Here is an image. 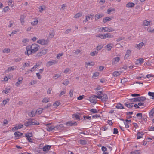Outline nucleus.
Masks as SVG:
<instances>
[{
	"label": "nucleus",
	"instance_id": "obj_1",
	"mask_svg": "<svg viewBox=\"0 0 154 154\" xmlns=\"http://www.w3.org/2000/svg\"><path fill=\"white\" fill-rule=\"evenodd\" d=\"M39 124V123L35 120L29 119L28 120V121L26 122H25L24 125L26 127H28L31 125H38Z\"/></svg>",
	"mask_w": 154,
	"mask_h": 154
},
{
	"label": "nucleus",
	"instance_id": "obj_2",
	"mask_svg": "<svg viewBox=\"0 0 154 154\" xmlns=\"http://www.w3.org/2000/svg\"><path fill=\"white\" fill-rule=\"evenodd\" d=\"M28 46L30 49L31 50V52L33 53L34 54L37 51L39 48V46L36 44H33Z\"/></svg>",
	"mask_w": 154,
	"mask_h": 154
},
{
	"label": "nucleus",
	"instance_id": "obj_3",
	"mask_svg": "<svg viewBox=\"0 0 154 154\" xmlns=\"http://www.w3.org/2000/svg\"><path fill=\"white\" fill-rule=\"evenodd\" d=\"M96 97L99 99H101L103 102L107 101L108 100V97L106 94H103L102 96H97Z\"/></svg>",
	"mask_w": 154,
	"mask_h": 154
},
{
	"label": "nucleus",
	"instance_id": "obj_4",
	"mask_svg": "<svg viewBox=\"0 0 154 154\" xmlns=\"http://www.w3.org/2000/svg\"><path fill=\"white\" fill-rule=\"evenodd\" d=\"M47 50L43 49L41 50L40 52H38L36 55V57H38L41 56L43 55H44L47 53Z\"/></svg>",
	"mask_w": 154,
	"mask_h": 154
},
{
	"label": "nucleus",
	"instance_id": "obj_5",
	"mask_svg": "<svg viewBox=\"0 0 154 154\" xmlns=\"http://www.w3.org/2000/svg\"><path fill=\"white\" fill-rule=\"evenodd\" d=\"M26 50L25 51V54L26 55L29 56L34 54L33 53L31 52V50L30 49L29 47L28 46L26 47Z\"/></svg>",
	"mask_w": 154,
	"mask_h": 154
},
{
	"label": "nucleus",
	"instance_id": "obj_6",
	"mask_svg": "<svg viewBox=\"0 0 154 154\" xmlns=\"http://www.w3.org/2000/svg\"><path fill=\"white\" fill-rule=\"evenodd\" d=\"M97 96L94 95L93 96H91L89 97V100L90 101L94 104H95L97 103V100L96 99L97 98L96 97Z\"/></svg>",
	"mask_w": 154,
	"mask_h": 154
},
{
	"label": "nucleus",
	"instance_id": "obj_7",
	"mask_svg": "<svg viewBox=\"0 0 154 154\" xmlns=\"http://www.w3.org/2000/svg\"><path fill=\"white\" fill-rule=\"evenodd\" d=\"M65 125L67 126H76L77 122H73L71 121L67 122L65 123Z\"/></svg>",
	"mask_w": 154,
	"mask_h": 154
},
{
	"label": "nucleus",
	"instance_id": "obj_8",
	"mask_svg": "<svg viewBox=\"0 0 154 154\" xmlns=\"http://www.w3.org/2000/svg\"><path fill=\"white\" fill-rule=\"evenodd\" d=\"M15 135V137L17 139H18L20 137H21L22 135L23 134V133L20 132H19L17 131L15 132L14 133Z\"/></svg>",
	"mask_w": 154,
	"mask_h": 154
},
{
	"label": "nucleus",
	"instance_id": "obj_9",
	"mask_svg": "<svg viewBox=\"0 0 154 154\" xmlns=\"http://www.w3.org/2000/svg\"><path fill=\"white\" fill-rule=\"evenodd\" d=\"M51 148V146L46 145L43 148V151L48 152L50 149Z\"/></svg>",
	"mask_w": 154,
	"mask_h": 154
},
{
	"label": "nucleus",
	"instance_id": "obj_10",
	"mask_svg": "<svg viewBox=\"0 0 154 154\" xmlns=\"http://www.w3.org/2000/svg\"><path fill=\"white\" fill-rule=\"evenodd\" d=\"M23 137H26L28 141L30 142H33L32 139L30 137H31V136L29 135V134H28L27 133L25 134L23 136Z\"/></svg>",
	"mask_w": 154,
	"mask_h": 154
},
{
	"label": "nucleus",
	"instance_id": "obj_11",
	"mask_svg": "<svg viewBox=\"0 0 154 154\" xmlns=\"http://www.w3.org/2000/svg\"><path fill=\"white\" fill-rule=\"evenodd\" d=\"M57 63L56 60H54L52 61H50L48 62L47 64V66L48 67L49 66L53 64H55Z\"/></svg>",
	"mask_w": 154,
	"mask_h": 154
},
{
	"label": "nucleus",
	"instance_id": "obj_12",
	"mask_svg": "<svg viewBox=\"0 0 154 154\" xmlns=\"http://www.w3.org/2000/svg\"><path fill=\"white\" fill-rule=\"evenodd\" d=\"M104 16L103 14H96L95 16V19L96 20H97L98 19Z\"/></svg>",
	"mask_w": 154,
	"mask_h": 154
},
{
	"label": "nucleus",
	"instance_id": "obj_13",
	"mask_svg": "<svg viewBox=\"0 0 154 154\" xmlns=\"http://www.w3.org/2000/svg\"><path fill=\"white\" fill-rule=\"evenodd\" d=\"M36 113V112L35 110H33L31 112L29 113L28 115L29 116L32 117L35 116Z\"/></svg>",
	"mask_w": 154,
	"mask_h": 154
},
{
	"label": "nucleus",
	"instance_id": "obj_14",
	"mask_svg": "<svg viewBox=\"0 0 154 154\" xmlns=\"http://www.w3.org/2000/svg\"><path fill=\"white\" fill-rule=\"evenodd\" d=\"M46 41L44 39L39 40L37 41V42L42 45H44L46 44Z\"/></svg>",
	"mask_w": 154,
	"mask_h": 154
},
{
	"label": "nucleus",
	"instance_id": "obj_15",
	"mask_svg": "<svg viewBox=\"0 0 154 154\" xmlns=\"http://www.w3.org/2000/svg\"><path fill=\"white\" fill-rule=\"evenodd\" d=\"M116 107L118 109H123L124 108L123 105L120 103H118L117 104Z\"/></svg>",
	"mask_w": 154,
	"mask_h": 154
},
{
	"label": "nucleus",
	"instance_id": "obj_16",
	"mask_svg": "<svg viewBox=\"0 0 154 154\" xmlns=\"http://www.w3.org/2000/svg\"><path fill=\"white\" fill-rule=\"evenodd\" d=\"M135 4L132 2H129L126 5V7L128 8H132L134 6Z\"/></svg>",
	"mask_w": 154,
	"mask_h": 154
},
{
	"label": "nucleus",
	"instance_id": "obj_17",
	"mask_svg": "<svg viewBox=\"0 0 154 154\" xmlns=\"http://www.w3.org/2000/svg\"><path fill=\"white\" fill-rule=\"evenodd\" d=\"M144 45V44L143 42H141L140 43L138 44H137L136 48L138 49H140L141 48H142V47L143 45Z\"/></svg>",
	"mask_w": 154,
	"mask_h": 154
},
{
	"label": "nucleus",
	"instance_id": "obj_18",
	"mask_svg": "<svg viewBox=\"0 0 154 154\" xmlns=\"http://www.w3.org/2000/svg\"><path fill=\"white\" fill-rule=\"evenodd\" d=\"M144 134L143 132L141 133L138 132L137 133V139H138L142 138V136H143Z\"/></svg>",
	"mask_w": 154,
	"mask_h": 154
},
{
	"label": "nucleus",
	"instance_id": "obj_19",
	"mask_svg": "<svg viewBox=\"0 0 154 154\" xmlns=\"http://www.w3.org/2000/svg\"><path fill=\"white\" fill-rule=\"evenodd\" d=\"M105 28L106 29H105V32H110L114 31V30L111 27L108 28L107 27H106Z\"/></svg>",
	"mask_w": 154,
	"mask_h": 154
},
{
	"label": "nucleus",
	"instance_id": "obj_20",
	"mask_svg": "<svg viewBox=\"0 0 154 154\" xmlns=\"http://www.w3.org/2000/svg\"><path fill=\"white\" fill-rule=\"evenodd\" d=\"M113 45L111 43L108 44L106 46L107 48L108 49V50L109 51L112 48Z\"/></svg>",
	"mask_w": 154,
	"mask_h": 154
},
{
	"label": "nucleus",
	"instance_id": "obj_21",
	"mask_svg": "<svg viewBox=\"0 0 154 154\" xmlns=\"http://www.w3.org/2000/svg\"><path fill=\"white\" fill-rule=\"evenodd\" d=\"M138 102H143L145 101L146 99L145 97L141 96L139 97H138Z\"/></svg>",
	"mask_w": 154,
	"mask_h": 154
},
{
	"label": "nucleus",
	"instance_id": "obj_22",
	"mask_svg": "<svg viewBox=\"0 0 154 154\" xmlns=\"http://www.w3.org/2000/svg\"><path fill=\"white\" fill-rule=\"evenodd\" d=\"M54 128L55 127L53 126H48L47 127V130L48 131H51L54 129Z\"/></svg>",
	"mask_w": 154,
	"mask_h": 154
},
{
	"label": "nucleus",
	"instance_id": "obj_23",
	"mask_svg": "<svg viewBox=\"0 0 154 154\" xmlns=\"http://www.w3.org/2000/svg\"><path fill=\"white\" fill-rule=\"evenodd\" d=\"M18 81L16 82L15 83V85L17 86H18L19 85L20 83H21L22 82V81L23 80L22 78H20L18 79Z\"/></svg>",
	"mask_w": 154,
	"mask_h": 154
},
{
	"label": "nucleus",
	"instance_id": "obj_24",
	"mask_svg": "<svg viewBox=\"0 0 154 154\" xmlns=\"http://www.w3.org/2000/svg\"><path fill=\"white\" fill-rule=\"evenodd\" d=\"M55 35L54 31V30H50L49 32L50 37L51 38H52Z\"/></svg>",
	"mask_w": 154,
	"mask_h": 154
},
{
	"label": "nucleus",
	"instance_id": "obj_25",
	"mask_svg": "<svg viewBox=\"0 0 154 154\" xmlns=\"http://www.w3.org/2000/svg\"><path fill=\"white\" fill-rule=\"evenodd\" d=\"M111 20V19L109 17H106L103 19V22L104 23H105L107 21H110Z\"/></svg>",
	"mask_w": 154,
	"mask_h": 154
},
{
	"label": "nucleus",
	"instance_id": "obj_26",
	"mask_svg": "<svg viewBox=\"0 0 154 154\" xmlns=\"http://www.w3.org/2000/svg\"><path fill=\"white\" fill-rule=\"evenodd\" d=\"M105 37H106V38H113L114 37L113 35H111L110 33H107L105 34Z\"/></svg>",
	"mask_w": 154,
	"mask_h": 154
},
{
	"label": "nucleus",
	"instance_id": "obj_27",
	"mask_svg": "<svg viewBox=\"0 0 154 154\" xmlns=\"http://www.w3.org/2000/svg\"><path fill=\"white\" fill-rule=\"evenodd\" d=\"M82 14V12H79L75 16L74 18H78L81 17Z\"/></svg>",
	"mask_w": 154,
	"mask_h": 154
},
{
	"label": "nucleus",
	"instance_id": "obj_28",
	"mask_svg": "<svg viewBox=\"0 0 154 154\" xmlns=\"http://www.w3.org/2000/svg\"><path fill=\"white\" fill-rule=\"evenodd\" d=\"M131 102H138V97L131 99L129 100Z\"/></svg>",
	"mask_w": 154,
	"mask_h": 154
},
{
	"label": "nucleus",
	"instance_id": "obj_29",
	"mask_svg": "<svg viewBox=\"0 0 154 154\" xmlns=\"http://www.w3.org/2000/svg\"><path fill=\"white\" fill-rule=\"evenodd\" d=\"M24 16L23 15H21L20 16V19L22 25H23L24 23Z\"/></svg>",
	"mask_w": 154,
	"mask_h": 154
},
{
	"label": "nucleus",
	"instance_id": "obj_30",
	"mask_svg": "<svg viewBox=\"0 0 154 154\" xmlns=\"http://www.w3.org/2000/svg\"><path fill=\"white\" fill-rule=\"evenodd\" d=\"M45 7L44 6H40L38 8V9L39 10L40 12H42L43 11V10L45 9Z\"/></svg>",
	"mask_w": 154,
	"mask_h": 154
},
{
	"label": "nucleus",
	"instance_id": "obj_31",
	"mask_svg": "<svg viewBox=\"0 0 154 154\" xmlns=\"http://www.w3.org/2000/svg\"><path fill=\"white\" fill-rule=\"evenodd\" d=\"M136 116L138 119H140L142 118V113H138L136 114Z\"/></svg>",
	"mask_w": 154,
	"mask_h": 154
},
{
	"label": "nucleus",
	"instance_id": "obj_32",
	"mask_svg": "<svg viewBox=\"0 0 154 154\" xmlns=\"http://www.w3.org/2000/svg\"><path fill=\"white\" fill-rule=\"evenodd\" d=\"M43 110V109L41 108H39L37 109V110L36 111V112L37 114H41Z\"/></svg>",
	"mask_w": 154,
	"mask_h": 154
},
{
	"label": "nucleus",
	"instance_id": "obj_33",
	"mask_svg": "<svg viewBox=\"0 0 154 154\" xmlns=\"http://www.w3.org/2000/svg\"><path fill=\"white\" fill-rule=\"evenodd\" d=\"M60 103L58 101H56L54 103L53 105V106L54 107L56 108L59 105Z\"/></svg>",
	"mask_w": 154,
	"mask_h": 154
},
{
	"label": "nucleus",
	"instance_id": "obj_34",
	"mask_svg": "<svg viewBox=\"0 0 154 154\" xmlns=\"http://www.w3.org/2000/svg\"><path fill=\"white\" fill-rule=\"evenodd\" d=\"M120 75L119 72L118 71H115L113 73V75L114 77H117Z\"/></svg>",
	"mask_w": 154,
	"mask_h": 154
},
{
	"label": "nucleus",
	"instance_id": "obj_35",
	"mask_svg": "<svg viewBox=\"0 0 154 154\" xmlns=\"http://www.w3.org/2000/svg\"><path fill=\"white\" fill-rule=\"evenodd\" d=\"M73 116L74 117H75L77 119L80 120V116L78 114L75 113L73 114Z\"/></svg>",
	"mask_w": 154,
	"mask_h": 154
},
{
	"label": "nucleus",
	"instance_id": "obj_36",
	"mask_svg": "<svg viewBox=\"0 0 154 154\" xmlns=\"http://www.w3.org/2000/svg\"><path fill=\"white\" fill-rule=\"evenodd\" d=\"M113 59L114 60V63H117L120 60V58L118 57H116L114 58Z\"/></svg>",
	"mask_w": 154,
	"mask_h": 154
},
{
	"label": "nucleus",
	"instance_id": "obj_37",
	"mask_svg": "<svg viewBox=\"0 0 154 154\" xmlns=\"http://www.w3.org/2000/svg\"><path fill=\"white\" fill-rule=\"evenodd\" d=\"M98 53V52L96 51H94L93 52H91L90 53V55L92 56H94L95 55H97Z\"/></svg>",
	"mask_w": 154,
	"mask_h": 154
},
{
	"label": "nucleus",
	"instance_id": "obj_38",
	"mask_svg": "<svg viewBox=\"0 0 154 154\" xmlns=\"http://www.w3.org/2000/svg\"><path fill=\"white\" fill-rule=\"evenodd\" d=\"M86 64L87 66H93L94 65V63L93 62H86Z\"/></svg>",
	"mask_w": 154,
	"mask_h": 154
},
{
	"label": "nucleus",
	"instance_id": "obj_39",
	"mask_svg": "<svg viewBox=\"0 0 154 154\" xmlns=\"http://www.w3.org/2000/svg\"><path fill=\"white\" fill-rule=\"evenodd\" d=\"M97 36L99 37L101 39H106L105 34L103 35L102 34H98Z\"/></svg>",
	"mask_w": 154,
	"mask_h": 154
},
{
	"label": "nucleus",
	"instance_id": "obj_40",
	"mask_svg": "<svg viewBox=\"0 0 154 154\" xmlns=\"http://www.w3.org/2000/svg\"><path fill=\"white\" fill-rule=\"evenodd\" d=\"M10 51V50L9 48H5L3 51V52L9 53Z\"/></svg>",
	"mask_w": 154,
	"mask_h": 154
},
{
	"label": "nucleus",
	"instance_id": "obj_41",
	"mask_svg": "<svg viewBox=\"0 0 154 154\" xmlns=\"http://www.w3.org/2000/svg\"><path fill=\"white\" fill-rule=\"evenodd\" d=\"M50 101V99L49 98H44L42 102L45 103L48 102Z\"/></svg>",
	"mask_w": 154,
	"mask_h": 154
},
{
	"label": "nucleus",
	"instance_id": "obj_42",
	"mask_svg": "<svg viewBox=\"0 0 154 154\" xmlns=\"http://www.w3.org/2000/svg\"><path fill=\"white\" fill-rule=\"evenodd\" d=\"M9 10L10 8L8 6H6L4 8L3 11L4 12L6 13Z\"/></svg>",
	"mask_w": 154,
	"mask_h": 154
},
{
	"label": "nucleus",
	"instance_id": "obj_43",
	"mask_svg": "<svg viewBox=\"0 0 154 154\" xmlns=\"http://www.w3.org/2000/svg\"><path fill=\"white\" fill-rule=\"evenodd\" d=\"M38 20L37 19L35 20L31 23L32 25L34 26L35 25L38 23Z\"/></svg>",
	"mask_w": 154,
	"mask_h": 154
},
{
	"label": "nucleus",
	"instance_id": "obj_44",
	"mask_svg": "<svg viewBox=\"0 0 154 154\" xmlns=\"http://www.w3.org/2000/svg\"><path fill=\"white\" fill-rule=\"evenodd\" d=\"M125 105L129 108H131V103L128 102L125 103H124Z\"/></svg>",
	"mask_w": 154,
	"mask_h": 154
},
{
	"label": "nucleus",
	"instance_id": "obj_45",
	"mask_svg": "<svg viewBox=\"0 0 154 154\" xmlns=\"http://www.w3.org/2000/svg\"><path fill=\"white\" fill-rule=\"evenodd\" d=\"M90 111L91 112L93 113H98V111L95 109H92L90 110Z\"/></svg>",
	"mask_w": 154,
	"mask_h": 154
},
{
	"label": "nucleus",
	"instance_id": "obj_46",
	"mask_svg": "<svg viewBox=\"0 0 154 154\" xmlns=\"http://www.w3.org/2000/svg\"><path fill=\"white\" fill-rule=\"evenodd\" d=\"M80 144L82 145H85L87 144V142L85 140H80Z\"/></svg>",
	"mask_w": 154,
	"mask_h": 154
},
{
	"label": "nucleus",
	"instance_id": "obj_47",
	"mask_svg": "<svg viewBox=\"0 0 154 154\" xmlns=\"http://www.w3.org/2000/svg\"><path fill=\"white\" fill-rule=\"evenodd\" d=\"M63 125L62 124H60V125H57V126H56V127H55V128H56L57 130H59L60 129V128L63 127Z\"/></svg>",
	"mask_w": 154,
	"mask_h": 154
},
{
	"label": "nucleus",
	"instance_id": "obj_48",
	"mask_svg": "<svg viewBox=\"0 0 154 154\" xmlns=\"http://www.w3.org/2000/svg\"><path fill=\"white\" fill-rule=\"evenodd\" d=\"M148 95L150 96L153 97L152 99L154 100V93L149 92L148 93Z\"/></svg>",
	"mask_w": 154,
	"mask_h": 154
},
{
	"label": "nucleus",
	"instance_id": "obj_49",
	"mask_svg": "<svg viewBox=\"0 0 154 154\" xmlns=\"http://www.w3.org/2000/svg\"><path fill=\"white\" fill-rule=\"evenodd\" d=\"M150 22L145 20L143 22V24L145 26H147L149 24Z\"/></svg>",
	"mask_w": 154,
	"mask_h": 154
},
{
	"label": "nucleus",
	"instance_id": "obj_50",
	"mask_svg": "<svg viewBox=\"0 0 154 154\" xmlns=\"http://www.w3.org/2000/svg\"><path fill=\"white\" fill-rule=\"evenodd\" d=\"M103 46L101 45H98L96 48L97 50L99 51L102 48Z\"/></svg>",
	"mask_w": 154,
	"mask_h": 154
},
{
	"label": "nucleus",
	"instance_id": "obj_51",
	"mask_svg": "<svg viewBox=\"0 0 154 154\" xmlns=\"http://www.w3.org/2000/svg\"><path fill=\"white\" fill-rule=\"evenodd\" d=\"M10 90V88H6L5 90H3V92H4L5 94H7L9 92Z\"/></svg>",
	"mask_w": 154,
	"mask_h": 154
},
{
	"label": "nucleus",
	"instance_id": "obj_52",
	"mask_svg": "<svg viewBox=\"0 0 154 154\" xmlns=\"http://www.w3.org/2000/svg\"><path fill=\"white\" fill-rule=\"evenodd\" d=\"M69 83V81L67 79H66L65 81L63 82V84L66 86Z\"/></svg>",
	"mask_w": 154,
	"mask_h": 154
},
{
	"label": "nucleus",
	"instance_id": "obj_53",
	"mask_svg": "<svg viewBox=\"0 0 154 154\" xmlns=\"http://www.w3.org/2000/svg\"><path fill=\"white\" fill-rule=\"evenodd\" d=\"M137 61H139V63L140 64L143 63V62L144 59L143 58H139L137 59Z\"/></svg>",
	"mask_w": 154,
	"mask_h": 154
},
{
	"label": "nucleus",
	"instance_id": "obj_54",
	"mask_svg": "<svg viewBox=\"0 0 154 154\" xmlns=\"http://www.w3.org/2000/svg\"><path fill=\"white\" fill-rule=\"evenodd\" d=\"M63 55V54L62 53H59L58 54L57 56V59H60V57L62 56Z\"/></svg>",
	"mask_w": 154,
	"mask_h": 154
},
{
	"label": "nucleus",
	"instance_id": "obj_55",
	"mask_svg": "<svg viewBox=\"0 0 154 154\" xmlns=\"http://www.w3.org/2000/svg\"><path fill=\"white\" fill-rule=\"evenodd\" d=\"M22 60L21 58H17L14 59L15 62H19Z\"/></svg>",
	"mask_w": 154,
	"mask_h": 154
},
{
	"label": "nucleus",
	"instance_id": "obj_56",
	"mask_svg": "<svg viewBox=\"0 0 154 154\" xmlns=\"http://www.w3.org/2000/svg\"><path fill=\"white\" fill-rule=\"evenodd\" d=\"M83 117L84 119L85 120H86V119H88L89 120H90L91 119V116H83Z\"/></svg>",
	"mask_w": 154,
	"mask_h": 154
},
{
	"label": "nucleus",
	"instance_id": "obj_57",
	"mask_svg": "<svg viewBox=\"0 0 154 154\" xmlns=\"http://www.w3.org/2000/svg\"><path fill=\"white\" fill-rule=\"evenodd\" d=\"M8 123V121L6 119H4L3 121V123L2 125L3 126H6Z\"/></svg>",
	"mask_w": 154,
	"mask_h": 154
},
{
	"label": "nucleus",
	"instance_id": "obj_58",
	"mask_svg": "<svg viewBox=\"0 0 154 154\" xmlns=\"http://www.w3.org/2000/svg\"><path fill=\"white\" fill-rule=\"evenodd\" d=\"M118 133V129L116 128H114L113 129V134H116Z\"/></svg>",
	"mask_w": 154,
	"mask_h": 154
},
{
	"label": "nucleus",
	"instance_id": "obj_59",
	"mask_svg": "<svg viewBox=\"0 0 154 154\" xmlns=\"http://www.w3.org/2000/svg\"><path fill=\"white\" fill-rule=\"evenodd\" d=\"M154 113V108L152 109L150 112H149V115L150 116H153V114Z\"/></svg>",
	"mask_w": 154,
	"mask_h": 154
},
{
	"label": "nucleus",
	"instance_id": "obj_60",
	"mask_svg": "<svg viewBox=\"0 0 154 154\" xmlns=\"http://www.w3.org/2000/svg\"><path fill=\"white\" fill-rule=\"evenodd\" d=\"M125 39V38L123 37H121L118 38H117L116 40L117 42H119L121 40H124Z\"/></svg>",
	"mask_w": 154,
	"mask_h": 154
},
{
	"label": "nucleus",
	"instance_id": "obj_61",
	"mask_svg": "<svg viewBox=\"0 0 154 154\" xmlns=\"http://www.w3.org/2000/svg\"><path fill=\"white\" fill-rule=\"evenodd\" d=\"M73 90L72 89H71L70 91L69 95L70 97H73Z\"/></svg>",
	"mask_w": 154,
	"mask_h": 154
},
{
	"label": "nucleus",
	"instance_id": "obj_62",
	"mask_svg": "<svg viewBox=\"0 0 154 154\" xmlns=\"http://www.w3.org/2000/svg\"><path fill=\"white\" fill-rule=\"evenodd\" d=\"M71 31V29H67L64 32L65 34H68Z\"/></svg>",
	"mask_w": 154,
	"mask_h": 154
},
{
	"label": "nucleus",
	"instance_id": "obj_63",
	"mask_svg": "<svg viewBox=\"0 0 154 154\" xmlns=\"http://www.w3.org/2000/svg\"><path fill=\"white\" fill-rule=\"evenodd\" d=\"M90 18V17L89 16H86V19H85L84 21L83 22H86V21H88V20H89Z\"/></svg>",
	"mask_w": 154,
	"mask_h": 154
},
{
	"label": "nucleus",
	"instance_id": "obj_64",
	"mask_svg": "<svg viewBox=\"0 0 154 154\" xmlns=\"http://www.w3.org/2000/svg\"><path fill=\"white\" fill-rule=\"evenodd\" d=\"M14 69V68L13 67H10L8 68L7 70L8 72H9L11 70H13Z\"/></svg>",
	"mask_w": 154,
	"mask_h": 154
}]
</instances>
